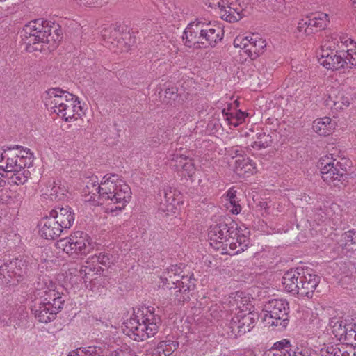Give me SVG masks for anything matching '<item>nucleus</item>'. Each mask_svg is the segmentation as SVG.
<instances>
[{"label": "nucleus", "instance_id": "b1692460", "mask_svg": "<svg viewBox=\"0 0 356 356\" xmlns=\"http://www.w3.org/2000/svg\"><path fill=\"white\" fill-rule=\"evenodd\" d=\"M178 346L179 343L174 337H166L165 340L159 341L149 355L150 356H170Z\"/></svg>", "mask_w": 356, "mask_h": 356}, {"label": "nucleus", "instance_id": "a19ab883", "mask_svg": "<svg viewBox=\"0 0 356 356\" xmlns=\"http://www.w3.org/2000/svg\"><path fill=\"white\" fill-rule=\"evenodd\" d=\"M341 239L345 242V245L356 244V231L349 230L343 234Z\"/></svg>", "mask_w": 356, "mask_h": 356}, {"label": "nucleus", "instance_id": "5701e85b", "mask_svg": "<svg viewBox=\"0 0 356 356\" xmlns=\"http://www.w3.org/2000/svg\"><path fill=\"white\" fill-rule=\"evenodd\" d=\"M345 344L327 345L321 349V356H356V348Z\"/></svg>", "mask_w": 356, "mask_h": 356}, {"label": "nucleus", "instance_id": "c85d7f7f", "mask_svg": "<svg viewBox=\"0 0 356 356\" xmlns=\"http://www.w3.org/2000/svg\"><path fill=\"white\" fill-rule=\"evenodd\" d=\"M222 113L225 120L227 122V124L234 127L242 124L248 115L246 113L241 110L233 109L230 106H228L227 108H225L222 111Z\"/></svg>", "mask_w": 356, "mask_h": 356}, {"label": "nucleus", "instance_id": "9b49d317", "mask_svg": "<svg viewBox=\"0 0 356 356\" xmlns=\"http://www.w3.org/2000/svg\"><path fill=\"white\" fill-rule=\"evenodd\" d=\"M289 312V303L286 300L273 299L264 305L260 316L265 326L284 328L288 324Z\"/></svg>", "mask_w": 356, "mask_h": 356}, {"label": "nucleus", "instance_id": "f3484780", "mask_svg": "<svg viewBox=\"0 0 356 356\" xmlns=\"http://www.w3.org/2000/svg\"><path fill=\"white\" fill-rule=\"evenodd\" d=\"M316 356V353L307 348L296 347L293 348L286 339L274 343L270 350L269 356Z\"/></svg>", "mask_w": 356, "mask_h": 356}, {"label": "nucleus", "instance_id": "4468645a", "mask_svg": "<svg viewBox=\"0 0 356 356\" xmlns=\"http://www.w3.org/2000/svg\"><path fill=\"white\" fill-rule=\"evenodd\" d=\"M234 47L241 49L248 57L256 60L266 50V41L258 33H249L247 35L237 36L233 43Z\"/></svg>", "mask_w": 356, "mask_h": 356}, {"label": "nucleus", "instance_id": "c9c22d12", "mask_svg": "<svg viewBox=\"0 0 356 356\" xmlns=\"http://www.w3.org/2000/svg\"><path fill=\"white\" fill-rule=\"evenodd\" d=\"M24 194L25 192L22 188H19L18 191H6L3 195V200L8 204L19 205L22 202Z\"/></svg>", "mask_w": 356, "mask_h": 356}, {"label": "nucleus", "instance_id": "a211bd4d", "mask_svg": "<svg viewBox=\"0 0 356 356\" xmlns=\"http://www.w3.org/2000/svg\"><path fill=\"white\" fill-rule=\"evenodd\" d=\"M170 165L184 177H192L196 170L192 159L178 153L170 155Z\"/></svg>", "mask_w": 356, "mask_h": 356}, {"label": "nucleus", "instance_id": "49530a36", "mask_svg": "<svg viewBox=\"0 0 356 356\" xmlns=\"http://www.w3.org/2000/svg\"><path fill=\"white\" fill-rule=\"evenodd\" d=\"M176 88H168L165 90V97H168V95H169L168 98L169 99H175V97H177V94H176Z\"/></svg>", "mask_w": 356, "mask_h": 356}, {"label": "nucleus", "instance_id": "2eb2a0df", "mask_svg": "<svg viewBox=\"0 0 356 356\" xmlns=\"http://www.w3.org/2000/svg\"><path fill=\"white\" fill-rule=\"evenodd\" d=\"M330 326L337 340L356 346V323L353 319L334 317L330 321Z\"/></svg>", "mask_w": 356, "mask_h": 356}, {"label": "nucleus", "instance_id": "37998d69", "mask_svg": "<svg viewBox=\"0 0 356 356\" xmlns=\"http://www.w3.org/2000/svg\"><path fill=\"white\" fill-rule=\"evenodd\" d=\"M93 261H97L102 265L107 266L111 263V257L109 254L105 252H100L99 254H95L92 258Z\"/></svg>", "mask_w": 356, "mask_h": 356}, {"label": "nucleus", "instance_id": "79ce46f5", "mask_svg": "<svg viewBox=\"0 0 356 356\" xmlns=\"http://www.w3.org/2000/svg\"><path fill=\"white\" fill-rule=\"evenodd\" d=\"M5 262L3 265L0 266V280L4 278L6 282H10V278L15 277L14 275L13 268L9 267H4Z\"/></svg>", "mask_w": 356, "mask_h": 356}, {"label": "nucleus", "instance_id": "c756f323", "mask_svg": "<svg viewBox=\"0 0 356 356\" xmlns=\"http://www.w3.org/2000/svg\"><path fill=\"white\" fill-rule=\"evenodd\" d=\"M183 271L180 266L172 265L169 267L161 275V280L163 283V286H165L168 289H171L172 282L171 280H179L181 278Z\"/></svg>", "mask_w": 356, "mask_h": 356}, {"label": "nucleus", "instance_id": "412c9836", "mask_svg": "<svg viewBox=\"0 0 356 356\" xmlns=\"http://www.w3.org/2000/svg\"><path fill=\"white\" fill-rule=\"evenodd\" d=\"M252 3L272 12L275 17L284 18L289 15L290 9L284 0H252Z\"/></svg>", "mask_w": 356, "mask_h": 356}, {"label": "nucleus", "instance_id": "f704fd0d", "mask_svg": "<svg viewBox=\"0 0 356 356\" xmlns=\"http://www.w3.org/2000/svg\"><path fill=\"white\" fill-rule=\"evenodd\" d=\"M97 275L94 270L88 266H82L78 274V276L83 280L85 286L90 289H92V282L96 280Z\"/></svg>", "mask_w": 356, "mask_h": 356}, {"label": "nucleus", "instance_id": "6e6552de", "mask_svg": "<svg viewBox=\"0 0 356 356\" xmlns=\"http://www.w3.org/2000/svg\"><path fill=\"white\" fill-rule=\"evenodd\" d=\"M44 103L49 111L56 113L65 122L76 120L84 114L78 97L59 88L47 91Z\"/></svg>", "mask_w": 356, "mask_h": 356}, {"label": "nucleus", "instance_id": "aec40b11", "mask_svg": "<svg viewBox=\"0 0 356 356\" xmlns=\"http://www.w3.org/2000/svg\"><path fill=\"white\" fill-rule=\"evenodd\" d=\"M49 214L55 219L63 231L70 229L75 220L74 210L69 206L57 207L51 210Z\"/></svg>", "mask_w": 356, "mask_h": 356}, {"label": "nucleus", "instance_id": "39448f33", "mask_svg": "<svg viewBox=\"0 0 356 356\" xmlns=\"http://www.w3.org/2000/svg\"><path fill=\"white\" fill-rule=\"evenodd\" d=\"M161 318L152 307L139 308L122 326L123 332L136 341H143L154 337L159 330Z\"/></svg>", "mask_w": 356, "mask_h": 356}, {"label": "nucleus", "instance_id": "7c9ffc66", "mask_svg": "<svg viewBox=\"0 0 356 356\" xmlns=\"http://www.w3.org/2000/svg\"><path fill=\"white\" fill-rule=\"evenodd\" d=\"M255 170V163L249 158L241 157L236 160L235 170L239 175L249 177Z\"/></svg>", "mask_w": 356, "mask_h": 356}, {"label": "nucleus", "instance_id": "8fccbe9b", "mask_svg": "<svg viewBox=\"0 0 356 356\" xmlns=\"http://www.w3.org/2000/svg\"><path fill=\"white\" fill-rule=\"evenodd\" d=\"M68 356H82V355H81V354L78 353V348H77L75 351L71 353Z\"/></svg>", "mask_w": 356, "mask_h": 356}, {"label": "nucleus", "instance_id": "bb28decb", "mask_svg": "<svg viewBox=\"0 0 356 356\" xmlns=\"http://www.w3.org/2000/svg\"><path fill=\"white\" fill-rule=\"evenodd\" d=\"M336 126V122L329 117L316 119L313 122L312 129L319 136L330 135Z\"/></svg>", "mask_w": 356, "mask_h": 356}, {"label": "nucleus", "instance_id": "393cba45", "mask_svg": "<svg viewBox=\"0 0 356 356\" xmlns=\"http://www.w3.org/2000/svg\"><path fill=\"white\" fill-rule=\"evenodd\" d=\"M102 185V181L99 183V180L97 176L92 175L87 178L86 181V187L83 190V193L86 197L87 202H93L97 204V201L99 200L100 191H99V187Z\"/></svg>", "mask_w": 356, "mask_h": 356}, {"label": "nucleus", "instance_id": "1a4fd4ad", "mask_svg": "<svg viewBox=\"0 0 356 356\" xmlns=\"http://www.w3.org/2000/svg\"><path fill=\"white\" fill-rule=\"evenodd\" d=\"M321 277L310 269H291L284 275L282 284L285 289L301 297L312 298Z\"/></svg>", "mask_w": 356, "mask_h": 356}, {"label": "nucleus", "instance_id": "e433bc0d", "mask_svg": "<svg viewBox=\"0 0 356 356\" xmlns=\"http://www.w3.org/2000/svg\"><path fill=\"white\" fill-rule=\"evenodd\" d=\"M105 346L93 345L78 348V353L82 356H102L104 352Z\"/></svg>", "mask_w": 356, "mask_h": 356}, {"label": "nucleus", "instance_id": "3c124183", "mask_svg": "<svg viewBox=\"0 0 356 356\" xmlns=\"http://www.w3.org/2000/svg\"><path fill=\"white\" fill-rule=\"evenodd\" d=\"M351 1V3H352V5L353 6L356 8V0H350Z\"/></svg>", "mask_w": 356, "mask_h": 356}, {"label": "nucleus", "instance_id": "423d86ee", "mask_svg": "<svg viewBox=\"0 0 356 356\" xmlns=\"http://www.w3.org/2000/svg\"><path fill=\"white\" fill-rule=\"evenodd\" d=\"M33 154L28 148L15 145L7 147L0 169L10 173L9 179L16 185L25 184L31 175L29 168L33 163Z\"/></svg>", "mask_w": 356, "mask_h": 356}, {"label": "nucleus", "instance_id": "a18cd8bd", "mask_svg": "<svg viewBox=\"0 0 356 356\" xmlns=\"http://www.w3.org/2000/svg\"><path fill=\"white\" fill-rule=\"evenodd\" d=\"M108 0H81V4L86 6H98L106 3Z\"/></svg>", "mask_w": 356, "mask_h": 356}, {"label": "nucleus", "instance_id": "2f4dec72", "mask_svg": "<svg viewBox=\"0 0 356 356\" xmlns=\"http://www.w3.org/2000/svg\"><path fill=\"white\" fill-rule=\"evenodd\" d=\"M236 193L237 191L232 187L230 188L224 195L226 202L225 206L233 214H238L241 211V207L239 204V200Z\"/></svg>", "mask_w": 356, "mask_h": 356}, {"label": "nucleus", "instance_id": "0eeeda50", "mask_svg": "<svg viewBox=\"0 0 356 356\" xmlns=\"http://www.w3.org/2000/svg\"><path fill=\"white\" fill-rule=\"evenodd\" d=\"M224 36L223 29L219 25L203 19H197L185 29L182 38L188 47H214Z\"/></svg>", "mask_w": 356, "mask_h": 356}, {"label": "nucleus", "instance_id": "f03ea898", "mask_svg": "<svg viewBox=\"0 0 356 356\" xmlns=\"http://www.w3.org/2000/svg\"><path fill=\"white\" fill-rule=\"evenodd\" d=\"M327 36L318 51L319 64L327 70H339L348 64L356 67V42L346 35L339 37L337 43Z\"/></svg>", "mask_w": 356, "mask_h": 356}, {"label": "nucleus", "instance_id": "c03bdc74", "mask_svg": "<svg viewBox=\"0 0 356 356\" xmlns=\"http://www.w3.org/2000/svg\"><path fill=\"white\" fill-rule=\"evenodd\" d=\"M226 2L224 0H206V4L209 7L213 9H219L220 13L225 7Z\"/></svg>", "mask_w": 356, "mask_h": 356}, {"label": "nucleus", "instance_id": "7ed1b4c3", "mask_svg": "<svg viewBox=\"0 0 356 356\" xmlns=\"http://www.w3.org/2000/svg\"><path fill=\"white\" fill-rule=\"evenodd\" d=\"M249 232L235 223L220 222L210 226L208 238L210 245L222 254H238L249 247Z\"/></svg>", "mask_w": 356, "mask_h": 356}, {"label": "nucleus", "instance_id": "a878e982", "mask_svg": "<svg viewBox=\"0 0 356 356\" xmlns=\"http://www.w3.org/2000/svg\"><path fill=\"white\" fill-rule=\"evenodd\" d=\"M175 288H179L177 292L182 293L178 298L179 302H185L190 298L189 292L193 289L194 283L191 281V277L182 275L181 280H171Z\"/></svg>", "mask_w": 356, "mask_h": 356}, {"label": "nucleus", "instance_id": "6ab92c4d", "mask_svg": "<svg viewBox=\"0 0 356 356\" xmlns=\"http://www.w3.org/2000/svg\"><path fill=\"white\" fill-rule=\"evenodd\" d=\"M179 195L180 193L175 188L170 186L164 187L159 209L166 215L175 214L177 211L176 204L179 202Z\"/></svg>", "mask_w": 356, "mask_h": 356}, {"label": "nucleus", "instance_id": "f257e3e1", "mask_svg": "<svg viewBox=\"0 0 356 356\" xmlns=\"http://www.w3.org/2000/svg\"><path fill=\"white\" fill-rule=\"evenodd\" d=\"M62 287L54 282L49 277H39L32 298L31 311L41 323H47L55 319L56 314L63 308L65 300Z\"/></svg>", "mask_w": 356, "mask_h": 356}, {"label": "nucleus", "instance_id": "09e8293b", "mask_svg": "<svg viewBox=\"0 0 356 356\" xmlns=\"http://www.w3.org/2000/svg\"><path fill=\"white\" fill-rule=\"evenodd\" d=\"M6 181L3 179V175L0 173V190L4 187Z\"/></svg>", "mask_w": 356, "mask_h": 356}, {"label": "nucleus", "instance_id": "58836bf2", "mask_svg": "<svg viewBox=\"0 0 356 356\" xmlns=\"http://www.w3.org/2000/svg\"><path fill=\"white\" fill-rule=\"evenodd\" d=\"M67 189L64 186H61L60 184L54 183V186L50 190L49 194L51 200H63L67 194Z\"/></svg>", "mask_w": 356, "mask_h": 356}, {"label": "nucleus", "instance_id": "dca6fc26", "mask_svg": "<svg viewBox=\"0 0 356 356\" xmlns=\"http://www.w3.org/2000/svg\"><path fill=\"white\" fill-rule=\"evenodd\" d=\"M258 319L256 313L240 310L230 321L228 327L234 336H241L250 332L255 325Z\"/></svg>", "mask_w": 356, "mask_h": 356}, {"label": "nucleus", "instance_id": "ea45409f", "mask_svg": "<svg viewBox=\"0 0 356 356\" xmlns=\"http://www.w3.org/2000/svg\"><path fill=\"white\" fill-rule=\"evenodd\" d=\"M308 22H309V16H307L299 20L297 26V30L299 31V33H301L305 35H310L314 34L312 28H311L310 24L309 25Z\"/></svg>", "mask_w": 356, "mask_h": 356}, {"label": "nucleus", "instance_id": "de8ad7c7", "mask_svg": "<svg viewBox=\"0 0 356 356\" xmlns=\"http://www.w3.org/2000/svg\"><path fill=\"white\" fill-rule=\"evenodd\" d=\"M0 322L1 323H4V325H8L10 323L6 321V318H4L3 313L0 312Z\"/></svg>", "mask_w": 356, "mask_h": 356}, {"label": "nucleus", "instance_id": "cd10ccee", "mask_svg": "<svg viewBox=\"0 0 356 356\" xmlns=\"http://www.w3.org/2000/svg\"><path fill=\"white\" fill-rule=\"evenodd\" d=\"M241 8L236 3L226 2L225 7L220 12L221 18L229 22H235L242 19L243 14Z\"/></svg>", "mask_w": 356, "mask_h": 356}, {"label": "nucleus", "instance_id": "4c0bfd02", "mask_svg": "<svg viewBox=\"0 0 356 356\" xmlns=\"http://www.w3.org/2000/svg\"><path fill=\"white\" fill-rule=\"evenodd\" d=\"M271 143V136L264 132H260L257 134V139L252 144V147L254 149H261L268 147Z\"/></svg>", "mask_w": 356, "mask_h": 356}, {"label": "nucleus", "instance_id": "9d476101", "mask_svg": "<svg viewBox=\"0 0 356 356\" xmlns=\"http://www.w3.org/2000/svg\"><path fill=\"white\" fill-rule=\"evenodd\" d=\"M22 32L24 38L29 44L56 42L60 40L61 30L58 29V25L42 19L29 22Z\"/></svg>", "mask_w": 356, "mask_h": 356}, {"label": "nucleus", "instance_id": "473e14b6", "mask_svg": "<svg viewBox=\"0 0 356 356\" xmlns=\"http://www.w3.org/2000/svg\"><path fill=\"white\" fill-rule=\"evenodd\" d=\"M309 22L308 23L309 25L310 24L311 28H312L314 33L325 29L330 22L328 15L323 13L314 14L309 16Z\"/></svg>", "mask_w": 356, "mask_h": 356}, {"label": "nucleus", "instance_id": "4be33fe9", "mask_svg": "<svg viewBox=\"0 0 356 356\" xmlns=\"http://www.w3.org/2000/svg\"><path fill=\"white\" fill-rule=\"evenodd\" d=\"M39 234L45 239H54L63 232L51 215L42 218L38 225Z\"/></svg>", "mask_w": 356, "mask_h": 356}, {"label": "nucleus", "instance_id": "72a5a7b5", "mask_svg": "<svg viewBox=\"0 0 356 356\" xmlns=\"http://www.w3.org/2000/svg\"><path fill=\"white\" fill-rule=\"evenodd\" d=\"M13 268L15 277H22L28 271V264L26 260L22 259H15L11 261H6L5 266Z\"/></svg>", "mask_w": 356, "mask_h": 356}, {"label": "nucleus", "instance_id": "ddd939ff", "mask_svg": "<svg viewBox=\"0 0 356 356\" xmlns=\"http://www.w3.org/2000/svg\"><path fill=\"white\" fill-rule=\"evenodd\" d=\"M318 165L322 179L327 184L337 186L345 179L346 169L339 160L333 157L332 154L321 157Z\"/></svg>", "mask_w": 356, "mask_h": 356}, {"label": "nucleus", "instance_id": "f8f14e48", "mask_svg": "<svg viewBox=\"0 0 356 356\" xmlns=\"http://www.w3.org/2000/svg\"><path fill=\"white\" fill-rule=\"evenodd\" d=\"M58 248L74 258L86 256L93 249L91 239L87 233L77 231L57 242Z\"/></svg>", "mask_w": 356, "mask_h": 356}, {"label": "nucleus", "instance_id": "603ef678", "mask_svg": "<svg viewBox=\"0 0 356 356\" xmlns=\"http://www.w3.org/2000/svg\"><path fill=\"white\" fill-rule=\"evenodd\" d=\"M79 1V3L81 4V0H78Z\"/></svg>", "mask_w": 356, "mask_h": 356}, {"label": "nucleus", "instance_id": "20e7f679", "mask_svg": "<svg viewBox=\"0 0 356 356\" xmlns=\"http://www.w3.org/2000/svg\"><path fill=\"white\" fill-rule=\"evenodd\" d=\"M99 200L97 204H104L106 213L116 216L123 209L131 199L129 186L118 175L108 174L103 177L102 185L99 187Z\"/></svg>", "mask_w": 356, "mask_h": 356}]
</instances>
